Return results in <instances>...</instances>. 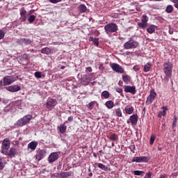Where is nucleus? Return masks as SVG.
Returning <instances> with one entry per match:
<instances>
[{
    "instance_id": "1",
    "label": "nucleus",
    "mask_w": 178,
    "mask_h": 178,
    "mask_svg": "<svg viewBox=\"0 0 178 178\" xmlns=\"http://www.w3.org/2000/svg\"><path fill=\"white\" fill-rule=\"evenodd\" d=\"M173 70V63L170 61H168L164 63L163 64V72L165 74V80H167V81H169V79L172 77V70Z\"/></svg>"
},
{
    "instance_id": "2",
    "label": "nucleus",
    "mask_w": 178,
    "mask_h": 178,
    "mask_svg": "<svg viewBox=\"0 0 178 178\" xmlns=\"http://www.w3.org/2000/svg\"><path fill=\"white\" fill-rule=\"evenodd\" d=\"M104 30L106 34H112V33H116L118 31V25L115 23H110L104 26Z\"/></svg>"
},
{
    "instance_id": "3",
    "label": "nucleus",
    "mask_w": 178,
    "mask_h": 178,
    "mask_svg": "<svg viewBox=\"0 0 178 178\" xmlns=\"http://www.w3.org/2000/svg\"><path fill=\"white\" fill-rule=\"evenodd\" d=\"M138 47V42L131 39L124 44V49H134Z\"/></svg>"
},
{
    "instance_id": "4",
    "label": "nucleus",
    "mask_w": 178,
    "mask_h": 178,
    "mask_svg": "<svg viewBox=\"0 0 178 178\" xmlns=\"http://www.w3.org/2000/svg\"><path fill=\"white\" fill-rule=\"evenodd\" d=\"M31 119H33V115H25L24 118L19 119L17 122V126H20V127L26 126V124H27V123H29V122H30Z\"/></svg>"
},
{
    "instance_id": "5",
    "label": "nucleus",
    "mask_w": 178,
    "mask_h": 178,
    "mask_svg": "<svg viewBox=\"0 0 178 178\" xmlns=\"http://www.w3.org/2000/svg\"><path fill=\"white\" fill-rule=\"evenodd\" d=\"M10 148V140L8 138H5L1 145V154H6V151H8Z\"/></svg>"
},
{
    "instance_id": "6",
    "label": "nucleus",
    "mask_w": 178,
    "mask_h": 178,
    "mask_svg": "<svg viewBox=\"0 0 178 178\" xmlns=\"http://www.w3.org/2000/svg\"><path fill=\"white\" fill-rule=\"evenodd\" d=\"M58 104V102L56 99H49L46 103V108L49 109V111H52L55 106H56V104Z\"/></svg>"
},
{
    "instance_id": "7",
    "label": "nucleus",
    "mask_w": 178,
    "mask_h": 178,
    "mask_svg": "<svg viewBox=\"0 0 178 178\" xmlns=\"http://www.w3.org/2000/svg\"><path fill=\"white\" fill-rule=\"evenodd\" d=\"M17 79L15 76H6L3 78V86H10L12 83H15Z\"/></svg>"
},
{
    "instance_id": "8",
    "label": "nucleus",
    "mask_w": 178,
    "mask_h": 178,
    "mask_svg": "<svg viewBox=\"0 0 178 178\" xmlns=\"http://www.w3.org/2000/svg\"><path fill=\"white\" fill-rule=\"evenodd\" d=\"M149 161V156H140V157H134L131 160V162H136L138 163H147Z\"/></svg>"
},
{
    "instance_id": "9",
    "label": "nucleus",
    "mask_w": 178,
    "mask_h": 178,
    "mask_svg": "<svg viewBox=\"0 0 178 178\" xmlns=\"http://www.w3.org/2000/svg\"><path fill=\"white\" fill-rule=\"evenodd\" d=\"M111 67L113 69V70H114V72H116L117 73H123L124 72L123 67L117 63L111 64Z\"/></svg>"
},
{
    "instance_id": "10",
    "label": "nucleus",
    "mask_w": 178,
    "mask_h": 178,
    "mask_svg": "<svg viewBox=\"0 0 178 178\" xmlns=\"http://www.w3.org/2000/svg\"><path fill=\"white\" fill-rule=\"evenodd\" d=\"M137 122H138V115L137 114L131 115L129 120H127V123L131 122L132 126H136Z\"/></svg>"
},
{
    "instance_id": "11",
    "label": "nucleus",
    "mask_w": 178,
    "mask_h": 178,
    "mask_svg": "<svg viewBox=\"0 0 178 178\" xmlns=\"http://www.w3.org/2000/svg\"><path fill=\"white\" fill-rule=\"evenodd\" d=\"M155 97H156V93L155 92H151L147 98L146 105H151L152 102L155 99Z\"/></svg>"
},
{
    "instance_id": "12",
    "label": "nucleus",
    "mask_w": 178,
    "mask_h": 178,
    "mask_svg": "<svg viewBox=\"0 0 178 178\" xmlns=\"http://www.w3.org/2000/svg\"><path fill=\"white\" fill-rule=\"evenodd\" d=\"M58 158H59V155L58 154V153H51L48 158L49 163H54L55 161H57Z\"/></svg>"
},
{
    "instance_id": "13",
    "label": "nucleus",
    "mask_w": 178,
    "mask_h": 178,
    "mask_svg": "<svg viewBox=\"0 0 178 178\" xmlns=\"http://www.w3.org/2000/svg\"><path fill=\"white\" fill-rule=\"evenodd\" d=\"M6 90L10 92H17V91H20V86L19 85L10 86L7 87Z\"/></svg>"
},
{
    "instance_id": "14",
    "label": "nucleus",
    "mask_w": 178,
    "mask_h": 178,
    "mask_svg": "<svg viewBox=\"0 0 178 178\" xmlns=\"http://www.w3.org/2000/svg\"><path fill=\"white\" fill-rule=\"evenodd\" d=\"M3 155H6L7 156H9L10 158H13L15 155H16V149L14 147H11L9 151L6 150V153H3Z\"/></svg>"
},
{
    "instance_id": "15",
    "label": "nucleus",
    "mask_w": 178,
    "mask_h": 178,
    "mask_svg": "<svg viewBox=\"0 0 178 178\" xmlns=\"http://www.w3.org/2000/svg\"><path fill=\"white\" fill-rule=\"evenodd\" d=\"M124 91L125 92H130V94H136V86H126L124 87Z\"/></svg>"
},
{
    "instance_id": "16",
    "label": "nucleus",
    "mask_w": 178,
    "mask_h": 178,
    "mask_svg": "<svg viewBox=\"0 0 178 178\" xmlns=\"http://www.w3.org/2000/svg\"><path fill=\"white\" fill-rule=\"evenodd\" d=\"M45 151L44 150H39L36 154V159L37 161H41L43 158L45 157Z\"/></svg>"
},
{
    "instance_id": "17",
    "label": "nucleus",
    "mask_w": 178,
    "mask_h": 178,
    "mask_svg": "<svg viewBox=\"0 0 178 178\" xmlns=\"http://www.w3.org/2000/svg\"><path fill=\"white\" fill-rule=\"evenodd\" d=\"M60 177L61 178H66V177H70L73 176V172H62L59 174Z\"/></svg>"
},
{
    "instance_id": "18",
    "label": "nucleus",
    "mask_w": 178,
    "mask_h": 178,
    "mask_svg": "<svg viewBox=\"0 0 178 178\" xmlns=\"http://www.w3.org/2000/svg\"><path fill=\"white\" fill-rule=\"evenodd\" d=\"M38 145V142L32 141L28 145V148H30L32 151H35V148Z\"/></svg>"
},
{
    "instance_id": "19",
    "label": "nucleus",
    "mask_w": 178,
    "mask_h": 178,
    "mask_svg": "<svg viewBox=\"0 0 178 178\" xmlns=\"http://www.w3.org/2000/svg\"><path fill=\"white\" fill-rule=\"evenodd\" d=\"M122 80L125 84H129L131 80V77H130L129 75H124L122 76Z\"/></svg>"
},
{
    "instance_id": "20",
    "label": "nucleus",
    "mask_w": 178,
    "mask_h": 178,
    "mask_svg": "<svg viewBox=\"0 0 178 178\" xmlns=\"http://www.w3.org/2000/svg\"><path fill=\"white\" fill-rule=\"evenodd\" d=\"M105 106L106 108H108V109H112V108H113L115 106V104L111 100H108L105 103Z\"/></svg>"
},
{
    "instance_id": "21",
    "label": "nucleus",
    "mask_w": 178,
    "mask_h": 178,
    "mask_svg": "<svg viewBox=\"0 0 178 178\" xmlns=\"http://www.w3.org/2000/svg\"><path fill=\"white\" fill-rule=\"evenodd\" d=\"M40 52L42 54H45V55H49L51 54V49L48 47H44L40 50Z\"/></svg>"
},
{
    "instance_id": "22",
    "label": "nucleus",
    "mask_w": 178,
    "mask_h": 178,
    "mask_svg": "<svg viewBox=\"0 0 178 178\" xmlns=\"http://www.w3.org/2000/svg\"><path fill=\"white\" fill-rule=\"evenodd\" d=\"M26 13H27V11H26V10H24V8H22L21 11H20V15L22 17V19L23 20V22H25L26 20Z\"/></svg>"
},
{
    "instance_id": "23",
    "label": "nucleus",
    "mask_w": 178,
    "mask_h": 178,
    "mask_svg": "<svg viewBox=\"0 0 178 178\" xmlns=\"http://www.w3.org/2000/svg\"><path fill=\"white\" fill-rule=\"evenodd\" d=\"M175 8H173V6L172 5H168L167 6L165 12H166V13H172V12H173Z\"/></svg>"
},
{
    "instance_id": "24",
    "label": "nucleus",
    "mask_w": 178,
    "mask_h": 178,
    "mask_svg": "<svg viewBox=\"0 0 178 178\" xmlns=\"http://www.w3.org/2000/svg\"><path fill=\"white\" fill-rule=\"evenodd\" d=\"M6 165V160L5 159H0V170H2Z\"/></svg>"
},
{
    "instance_id": "25",
    "label": "nucleus",
    "mask_w": 178,
    "mask_h": 178,
    "mask_svg": "<svg viewBox=\"0 0 178 178\" xmlns=\"http://www.w3.org/2000/svg\"><path fill=\"white\" fill-rule=\"evenodd\" d=\"M79 9L81 13H86V12L87 11V7L83 4H81L79 6Z\"/></svg>"
},
{
    "instance_id": "26",
    "label": "nucleus",
    "mask_w": 178,
    "mask_h": 178,
    "mask_svg": "<svg viewBox=\"0 0 178 178\" xmlns=\"http://www.w3.org/2000/svg\"><path fill=\"white\" fill-rule=\"evenodd\" d=\"M147 33L149 34H152V33H155V26L154 25H151L147 29Z\"/></svg>"
},
{
    "instance_id": "27",
    "label": "nucleus",
    "mask_w": 178,
    "mask_h": 178,
    "mask_svg": "<svg viewBox=\"0 0 178 178\" xmlns=\"http://www.w3.org/2000/svg\"><path fill=\"white\" fill-rule=\"evenodd\" d=\"M134 111V108L133 106H131L130 108L125 107V112L127 113V115H131Z\"/></svg>"
},
{
    "instance_id": "28",
    "label": "nucleus",
    "mask_w": 178,
    "mask_h": 178,
    "mask_svg": "<svg viewBox=\"0 0 178 178\" xmlns=\"http://www.w3.org/2000/svg\"><path fill=\"white\" fill-rule=\"evenodd\" d=\"M151 66L152 65L150 63H146L144 67V72H145V73H147V72H149V70H151Z\"/></svg>"
},
{
    "instance_id": "29",
    "label": "nucleus",
    "mask_w": 178,
    "mask_h": 178,
    "mask_svg": "<svg viewBox=\"0 0 178 178\" xmlns=\"http://www.w3.org/2000/svg\"><path fill=\"white\" fill-rule=\"evenodd\" d=\"M135 176H143L145 172L141 170H134L132 172Z\"/></svg>"
},
{
    "instance_id": "30",
    "label": "nucleus",
    "mask_w": 178,
    "mask_h": 178,
    "mask_svg": "<svg viewBox=\"0 0 178 178\" xmlns=\"http://www.w3.org/2000/svg\"><path fill=\"white\" fill-rule=\"evenodd\" d=\"M89 41H92V42L95 44V45H97V47H98V44H99L98 38H94L92 37H90L89 38Z\"/></svg>"
},
{
    "instance_id": "31",
    "label": "nucleus",
    "mask_w": 178,
    "mask_h": 178,
    "mask_svg": "<svg viewBox=\"0 0 178 178\" xmlns=\"http://www.w3.org/2000/svg\"><path fill=\"white\" fill-rule=\"evenodd\" d=\"M96 165H97L98 168L102 170H108V167L101 163H97Z\"/></svg>"
},
{
    "instance_id": "32",
    "label": "nucleus",
    "mask_w": 178,
    "mask_h": 178,
    "mask_svg": "<svg viewBox=\"0 0 178 178\" xmlns=\"http://www.w3.org/2000/svg\"><path fill=\"white\" fill-rule=\"evenodd\" d=\"M111 94L107 90H104L102 92V97H104L106 99L110 97Z\"/></svg>"
},
{
    "instance_id": "33",
    "label": "nucleus",
    "mask_w": 178,
    "mask_h": 178,
    "mask_svg": "<svg viewBox=\"0 0 178 178\" xmlns=\"http://www.w3.org/2000/svg\"><path fill=\"white\" fill-rule=\"evenodd\" d=\"M138 26L139 27H140V29H145V27H147V26H148V23H145V22H138Z\"/></svg>"
},
{
    "instance_id": "34",
    "label": "nucleus",
    "mask_w": 178,
    "mask_h": 178,
    "mask_svg": "<svg viewBox=\"0 0 178 178\" xmlns=\"http://www.w3.org/2000/svg\"><path fill=\"white\" fill-rule=\"evenodd\" d=\"M65 131H66V125L60 124V133H61V134H63V133H65Z\"/></svg>"
},
{
    "instance_id": "35",
    "label": "nucleus",
    "mask_w": 178,
    "mask_h": 178,
    "mask_svg": "<svg viewBox=\"0 0 178 178\" xmlns=\"http://www.w3.org/2000/svg\"><path fill=\"white\" fill-rule=\"evenodd\" d=\"M109 139H110L111 141H116L117 139H118V135L113 134H112L111 136H110Z\"/></svg>"
},
{
    "instance_id": "36",
    "label": "nucleus",
    "mask_w": 178,
    "mask_h": 178,
    "mask_svg": "<svg viewBox=\"0 0 178 178\" xmlns=\"http://www.w3.org/2000/svg\"><path fill=\"white\" fill-rule=\"evenodd\" d=\"M115 115L118 118L122 117V111L120 110V108L115 109Z\"/></svg>"
},
{
    "instance_id": "37",
    "label": "nucleus",
    "mask_w": 178,
    "mask_h": 178,
    "mask_svg": "<svg viewBox=\"0 0 178 178\" xmlns=\"http://www.w3.org/2000/svg\"><path fill=\"white\" fill-rule=\"evenodd\" d=\"M34 20H35V15H31L28 18L29 23H33V22H34Z\"/></svg>"
},
{
    "instance_id": "38",
    "label": "nucleus",
    "mask_w": 178,
    "mask_h": 178,
    "mask_svg": "<svg viewBox=\"0 0 178 178\" xmlns=\"http://www.w3.org/2000/svg\"><path fill=\"white\" fill-rule=\"evenodd\" d=\"M35 77H36V79H41V77H42V74L40 72H35Z\"/></svg>"
},
{
    "instance_id": "39",
    "label": "nucleus",
    "mask_w": 178,
    "mask_h": 178,
    "mask_svg": "<svg viewBox=\"0 0 178 178\" xmlns=\"http://www.w3.org/2000/svg\"><path fill=\"white\" fill-rule=\"evenodd\" d=\"M166 115V111L163 110V111H160L159 113V118H162V116H165Z\"/></svg>"
},
{
    "instance_id": "40",
    "label": "nucleus",
    "mask_w": 178,
    "mask_h": 178,
    "mask_svg": "<svg viewBox=\"0 0 178 178\" xmlns=\"http://www.w3.org/2000/svg\"><path fill=\"white\" fill-rule=\"evenodd\" d=\"M147 22H148V17L147 15H143L142 23H147Z\"/></svg>"
},
{
    "instance_id": "41",
    "label": "nucleus",
    "mask_w": 178,
    "mask_h": 178,
    "mask_svg": "<svg viewBox=\"0 0 178 178\" xmlns=\"http://www.w3.org/2000/svg\"><path fill=\"white\" fill-rule=\"evenodd\" d=\"M14 105H16L17 106L22 105V99H18L14 102Z\"/></svg>"
},
{
    "instance_id": "42",
    "label": "nucleus",
    "mask_w": 178,
    "mask_h": 178,
    "mask_svg": "<svg viewBox=\"0 0 178 178\" xmlns=\"http://www.w3.org/2000/svg\"><path fill=\"white\" fill-rule=\"evenodd\" d=\"M24 44H26V45H29V44H31V40L29 39L24 38Z\"/></svg>"
},
{
    "instance_id": "43",
    "label": "nucleus",
    "mask_w": 178,
    "mask_h": 178,
    "mask_svg": "<svg viewBox=\"0 0 178 178\" xmlns=\"http://www.w3.org/2000/svg\"><path fill=\"white\" fill-rule=\"evenodd\" d=\"M24 42V38H23V39H18L17 40V43L19 44V45H23Z\"/></svg>"
},
{
    "instance_id": "44",
    "label": "nucleus",
    "mask_w": 178,
    "mask_h": 178,
    "mask_svg": "<svg viewBox=\"0 0 178 178\" xmlns=\"http://www.w3.org/2000/svg\"><path fill=\"white\" fill-rule=\"evenodd\" d=\"M170 1H171V2L175 3V8L178 9V0H170Z\"/></svg>"
},
{
    "instance_id": "45",
    "label": "nucleus",
    "mask_w": 178,
    "mask_h": 178,
    "mask_svg": "<svg viewBox=\"0 0 178 178\" xmlns=\"http://www.w3.org/2000/svg\"><path fill=\"white\" fill-rule=\"evenodd\" d=\"M154 141H155V136L152 135L150 137V145H152V144H154Z\"/></svg>"
},
{
    "instance_id": "46",
    "label": "nucleus",
    "mask_w": 178,
    "mask_h": 178,
    "mask_svg": "<svg viewBox=\"0 0 178 178\" xmlns=\"http://www.w3.org/2000/svg\"><path fill=\"white\" fill-rule=\"evenodd\" d=\"M5 37V32L3 31L0 30V40H2Z\"/></svg>"
},
{
    "instance_id": "47",
    "label": "nucleus",
    "mask_w": 178,
    "mask_h": 178,
    "mask_svg": "<svg viewBox=\"0 0 178 178\" xmlns=\"http://www.w3.org/2000/svg\"><path fill=\"white\" fill-rule=\"evenodd\" d=\"M88 108L89 109H92L94 108V102H91L90 103L88 104Z\"/></svg>"
},
{
    "instance_id": "48",
    "label": "nucleus",
    "mask_w": 178,
    "mask_h": 178,
    "mask_svg": "<svg viewBox=\"0 0 178 178\" xmlns=\"http://www.w3.org/2000/svg\"><path fill=\"white\" fill-rule=\"evenodd\" d=\"M62 0H49V2L51 3H58V2H60Z\"/></svg>"
},
{
    "instance_id": "49",
    "label": "nucleus",
    "mask_w": 178,
    "mask_h": 178,
    "mask_svg": "<svg viewBox=\"0 0 178 178\" xmlns=\"http://www.w3.org/2000/svg\"><path fill=\"white\" fill-rule=\"evenodd\" d=\"M86 72L87 73H91V72H92V68H91V67H88L86 68Z\"/></svg>"
},
{
    "instance_id": "50",
    "label": "nucleus",
    "mask_w": 178,
    "mask_h": 178,
    "mask_svg": "<svg viewBox=\"0 0 178 178\" xmlns=\"http://www.w3.org/2000/svg\"><path fill=\"white\" fill-rule=\"evenodd\" d=\"M116 91L117 92H119V94H121V92H123V89H122L121 88H117Z\"/></svg>"
},
{
    "instance_id": "51",
    "label": "nucleus",
    "mask_w": 178,
    "mask_h": 178,
    "mask_svg": "<svg viewBox=\"0 0 178 178\" xmlns=\"http://www.w3.org/2000/svg\"><path fill=\"white\" fill-rule=\"evenodd\" d=\"M134 70H135V72H138V70H140V67L138 65H135L134 67Z\"/></svg>"
},
{
    "instance_id": "52",
    "label": "nucleus",
    "mask_w": 178,
    "mask_h": 178,
    "mask_svg": "<svg viewBox=\"0 0 178 178\" xmlns=\"http://www.w3.org/2000/svg\"><path fill=\"white\" fill-rule=\"evenodd\" d=\"M68 121H69V122H73V116H70V117L68 118Z\"/></svg>"
},
{
    "instance_id": "53",
    "label": "nucleus",
    "mask_w": 178,
    "mask_h": 178,
    "mask_svg": "<svg viewBox=\"0 0 178 178\" xmlns=\"http://www.w3.org/2000/svg\"><path fill=\"white\" fill-rule=\"evenodd\" d=\"M160 178H166V177H165V175H161L160 176Z\"/></svg>"
},
{
    "instance_id": "54",
    "label": "nucleus",
    "mask_w": 178,
    "mask_h": 178,
    "mask_svg": "<svg viewBox=\"0 0 178 178\" xmlns=\"http://www.w3.org/2000/svg\"><path fill=\"white\" fill-rule=\"evenodd\" d=\"M159 151H162V147H159Z\"/></svg>"
},
{
    "instance_id": "55",
    "label": "nucleus",
    "mask_w": 178,
    "mask_h": 178,
    "mask_svg": "<svg viewBox=\"0 0 178 178\" xmlns=\"http://www.w3.org/2000/svg\"><path fill=\"white\" fill-rule=\"evenodd\" d=\"M89 176H90V177H91V176H92V172L89 173Z\"/></svg>"
},
{
    "instance_id": "56",
    "label": "nucleus",
    "mask_w": 178,
    "mask_h": 178,
    "mask_svg": "<svg viewBox=\"0 0 178 178\" xmlns=\"http://www.w3.org/2000/svg\"><path fill=\"white\" fill-rule=\"evenodd\" d=\"M94 156H95V158H97V156L95 154H94Z\"/></svg>"
},
{
    "instance_id": "57",
    "label": "nucleus",
    "mask_w": 178,
    "mask_h": 178,
    "mask_svg": "<svg viewBox=\"0 0 178 178\" xmlns=\"http://www.w3.org/2000/svg\"><path fill=\"white\" fill-rule=\"evenodd\" d=\"M0 84H2V81H0Z\"/></svg>"
},
{
    "instance_id": "58",
    "label": "nucleus",
    "mask_w": 178,
    "mask_h": 178,
    "mask_svg": "<svg viewBox=\"0 0 178 178\" xmlns=\"http://www.w3.org/2000/svg\"><path fill=\"white\" fill-rule=\"evenodd\" d=\"M62 69H65V67H62Z\"/></svg>"
},
{
    "instance_id": "59",
    "label": "nucleus",
    "mask_w": 178,
    "mask_h": 178,
    "mask_svg": "<svg viewBox=\"0 0 178 178\" xmlns=\"http://www.w3.org/2000/svg\"><path fill=\"white\" fill-rule=\"evenodd\" d=\"M65 123H67V121H65Z\"/></svg>"
}]
</instances>
